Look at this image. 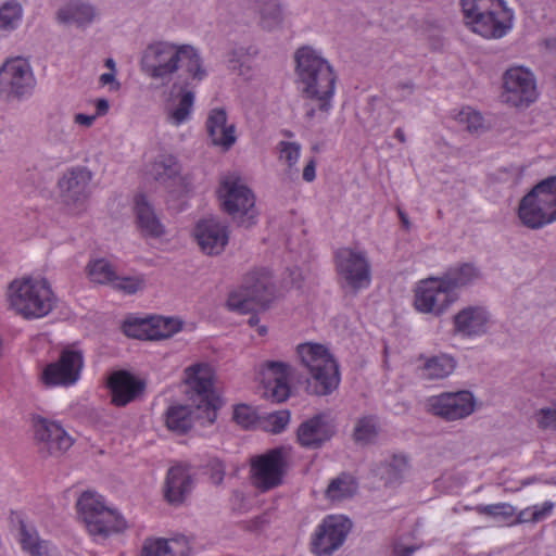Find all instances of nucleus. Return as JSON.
I'll return each mask as SVG.
<instances>
[{
    "label": "nucleus",
    "mask_w": 556,
    "mask_h": 556,
    "mask_svg": "<svg viewBox=\"0 0 556 556\" xmlns=\"http://www.w3.org/2000/svg\"><path fill=\"white\" fill-rule=\"evenodd\" d=\"M228 62L229 63H238V64L242 65L243 62H244L243 47H239V48L233 49L229 53Z\"/></svg>",
    "instance_id": "680f3d73"
},
{
    "label": "nucleus",
    "mask_w": 556,
    "mask_h": 556,
    "mask_svg": "<svg viewBox=\"0 0 556 556\" xmlns=\"http://www.w3.org/2000/svg\"><path fill=\"white\" fill-rule=\"evenodd\" d=\"M291 366L283 362L268 361L263 365L264 396L275 403L286 401L290 395L288 379Z\"/></svg>",
    "instance_id": "4be33fe9"
},
{
    "label": "nucleus",
    "mask_w": 556,
    "mask_h": 556,
    "mask_svg": "<svg viewBox=\"0 0 556 556\" xmlns=\"http://www.w3.org/2000/svg\"><path fill=\"white\" fill-rule=\"evenodd\" d=\"M397 215H399V218L402 223V226L408 230L409 227H410V223H409V219H408V216L405 212H403L400 207L397 208Z\"/></svg>",
    "instance_id": "0e129e2a"
},
{
    "label": "nucleus",
    "mask_w": 556,
    "mask_h": 556,
    "mask_svg": "<svg viewBox=\"0 0 556 556\" xmlns=\"http://www.w3.org/2000/svg\"><path fill=\"white\" fill-rule=\"evenodd\" d=\"M151 317L146 319L126 320L123 324V332L129 337L140 340H153L151 336Z\"/></svg>",
    "instance_id": "c03bdc74"
},
{
    "label": "nucleus",
    "mask_w": 556,
    "mask_h": 556,
    "mask_svg": "<svg viewBox=\"0 0 556 556\" xmlns=\"http://www.w3.org/2000/svg\"><path fill=\"white\" fill-rule=\"evenodd\" d=\"M455 367L456 361L453 356L440 354L427 358L419 370L424 379L438 380L448 377Z\"/></svg>",
    "instance_id": "f704fd0d"
},
{
    "label": "nucleus",
    "mask_w": 556,
    "mask_h": 556,
    "mask_svg": "<svg viewBox=\"0 0 556 556\" xmlns=\"http://www.w3.org/2000/svg\"><path fill=\"white\" fill-rule=\"evenodd\" d=\"M87 271L91 281L100 285L113 283L116 277L112 265L103 258L90 262L87 266Z\"/></svg>",
    "instance_id": "79ce46f5"
},
{
    "label": "nucleus",
    "mask_w": 556,
    "mask_h": 556,
    "mask_svg": "<svg viewBox=\"0 0 556 556\" xmlns=\"http://www.w3.org/2000/svg\"><path fill=\"white\" fill-rule=\"evenodd\" d=\"M99 81L101 85H110V90L116 91L121 88V84L115 79V72L101 74Z\"/></svg>",
    "instance_id": "4d7b16f0"
},
{
    "label": "nucleus",
    "mask_w": 556,
    "mask_h": 556,
    "mask_svg": "<svg viewBox=\"0 0 556 556\" xmlns=\"http://www.w3.org/2000/svg\"><path fill=\"white\" fill-rule=\"evenodd\" d=\"M188 405H172L165 414L170 431L186 433L199 420L202 426L212 425L217 417V397L213 392L212 372L207 365L195 364L185 369Z\"/></svg>",
    "instance_id": "f03ea898"
},
{
    "label": "nucleus",
    "mask_w": 556,
    "mask_h": 556,
    "mask_svg": "<svg viewBox=\"0 0 556 556\" xmlns=\"http://www.w3.org/2000/svg\"><path fill=\"white\" fill-rule=\"evenodd\" d=\"M296 354L308 372L305 388L308 394L326 396L338 389L341 381L339 365L325 345L301 343Z\"/></svg>",
    "instance_id": "20e7f679"
},
{
    "label": "nucleus",
    "mask_w": 556,
    "mask_h": 556,
    "mask_svg": "<svg viewBox=\"0 0 556 556\" xmlns=\"http://www.w3.org/2000/svg\"><path fill=\"white\" fill-rule=\"evenodd\" d=\"M257 54V49L254 46L243 47V56L252 58Z\"/></svg>",
    "instance_id": "69168bd1"
},
{
    "label": "nucleus",
    "mask_w": 556,
    "mask_h": 556,
    "mask_svg": "<svg viewBox=\"0 0 556 556\" xmlns=\"http://www.w3.org/2000/svg\"><path fill=\"white\" fill-rule=\"evenodd\" d=\"M140 66L147 76L160 80L162 85L172 80L179 66L197 81L203 80L207 75L201 55L192 46H177L165 41L149 45L142 52Z\"/></svg>",
    "instance_id": "7ed1b4c3"
},
{
    "label": "nucleus",
    "mask_w": 556,
    "mask_h": 556,
    "mask_svg": "<svg viewBox=\"0 0 556 556\" xmlns=\"http://www.w3.org/2000/svg\"><path fill=\"white\" fill-rule=\"evenodd\" d=\"M334 267L342 289L356 293L370 285V264L364 251L338 249L334 252Z\"/></svg>",
    "instance_id": "9b49d317"
},
{
    "label": "nucleus",
    "mask_w": 556,
    "mask_h": 556,
    "mask_svg": "<svg viewBox=\"0 0 556 556\" xmlns=\"http://www.w3.org/2000/svg\"><path fill=\"white\" fill-rule=\"evenodd\" d=\"M275 296V287L265 271L248 273L241 287L229 293L226 305L229 311L248 314L256 308L265 309Z\"/></svg>",
    "instance_id": "6e6552de"
},
{
    "label": "nucleus",
    "mask_w": 556,
    "mask_h": 556,
    "mask_svg": "<svg viewBox=\"0 0 556 556\" xmlns=\"http://www.w3.org/2000/svg\"><path fill=\"white\" fill-rule=\"evenodd\" d=\"M205 127L212 144L228 150L236 142L235 125H227V114L224 109L211 110Z\"/></svg>",
    "instance_id": "c85d7f7f"
},
{
    "label": "nucleus",
    "mask_w": 556,
    "mask_h": 556,
    "mask_svg": "<svg viewBox=\"0 0 556 556\" xmlns=\"http://www.w3.org/2000/svg\"><path fill=\"white\" fill-rule=\"evenodd\" d=\"M456 300L453 293L443 288L441 280L429 278L419 282L415 290L414 305L418 312L442 315Z\"/></svg>",
    "instance_id": "6ab92c4d"
},
{
    "label": "nucleus",
    "mask_w": 556,
    "mask_h": 556,
    "mask_svg": "<svg viewBox=\"0 0 556 556\" xmlns=\"http://www.w3.org/2000/svg\"><path fill=\"white\" fill-rule=\"evenodd\" d=\"M394 137L402 143L406 141L404 130L402 128H396L394 131Z\"/></svg>",
    "instance_id": "338daca9"
},
{
    "label": "nucleus",
    "mask_w": 556,
    "mask_h": 556,
    "mask_svg": "<svg viewBox=\"0 0 556 556\" xmlns=\"http://www.w3.org/2000/svg\"><path fill=\"white\" fill-rule=\"evenodd\" d=\"M23 17L22 4L16 0L4 1L0 4V30L16 29Z\"/></svg>",
    "instance_id": "4c0bfd02"
},
{
    "label": "nucleus",
    "mask_w": 556,
    "mask_h": 556,
    "mask_svg": "<svg viewBox=\"0 0 556 556\" xmlns=\"http://www.w3.org/2000/svg\"><path fill=\"white\" fill-rule=\"evenodd\" d=\"M83 365L84 357L80 351L64 349L58 361L43 368L41 379L46 386H72L79 379Z\"/></svg>",
    "instance_id": "dca6fc26"
},
{
    "label": "nucleus",
    "mask_w": 556,
    "mask_h": 556,
    "mask_svg": "<svg viewBox=\"0 0 556 556\" xmlns=\"http://www.w3.org/2000/svg\"><path fill=\"white\" fill-rule=\"evenodd\" d=\"M280 159L286 160L289 166L295 164L300 157V146L295 142L281 141L280 143Z\"/></svg>",
    "instance_id": "09e8293b"
},
{
    "label": "nucleus",
    "mask_w": 556,
    "mask_h": 556,
    "mask_svg": "<svg viewBox=\"0 0 556 556\" xmlns=\"http://www.w3.org/2000/svg\"><path fill=\"white\" fill-rule=\"evenodd\" d=\"M36 85L30 65L23 59L7 61L0 67V98L21 101L33 93Z\"/></svg>",
    "instance_id": "f8f14e48"
},
{
    "label": "nucleus",
    "mask_w": 556,
    "mask_h": 556,
    "mask_svg": "<svg viewBox=\"0 0 556 556\" xmlns=\"http://www.w3.org/2000/svg\"><path fill=\"white\" fill-rule=\"evenodd\" d=\"M536 422L541 429L556 430V407L540 409Z\"/></svg>",
    "instance_id": "8fccbe9b"
},
{
    "label": "nucleus",
    "mask_w": 556,
    "mask_h": 556,
    "mask_svg": "<svg viewBox=\"0 0 556 556\" xmlns=\"http://www.w3.org/2000/svg\"><path fill=\"white\" fill-rule=\"evenodd\" d=\"M377 435L378 425L375 416L369 415L357 419L353 431V439L356 443L369 444Z\"/></svg>",
    "instance_id": "58836bf2"
},
{
    "label": "nucleus",
    "mask_w": 556,
    "mask_h": 556,
    "mask_svg": "<svg viewBox=\"0 0 556 556\" xmlns=\"http://www.w3.org/2000/svg\"><path fill=\"white\" fill-rule=\"evenodd\" d=\"M290 421L289 410H279L271 414L265 419V429L271 433H279L285 430Z\"/></svg>",
    "instance_id": "49530a36"
},
{
    "label": "nucleus",
    "mask_w": 556,
    "mask_h": 556,
    "mask_svg": "<svg viewBox=\"0 0 556 556\" xmlns=\"http://www.w3.org/2000/svg\"><path fill=\"white\" fill-rule=\"evenodd\" d=\"M356 491V483L353 478L342 473L332 479L327 486L326 495L332 500H342L352 496Z\"/></svg>",
    "instance_id": "ea45409f"
},
{
    "label": "nucleus",
    "mask_w": 556,
    "mask_h": 556,
    "mask_svg": "<svg viewBox=\"0 0 556 556\" xmlns=\"http://www.w3.org/2000/svg\"><path fill=\"white\" fill-rule=\"evenodd\" d=\"M254 11L263 30L274 31L282 27L283 12L279 0H254Z\"/></svg>",
    "instance_id": "2f4dec72"
},
{
    "label": "nucleus",
    "mask_w": 556,
    "mask_h": 556,
    "mask_svg": "<svg viewBox=\"0 0 556 556\" xmlns=\"http://www.w3.org/2000/svg\"><path fill=\"white\" fill-rule=\"evenodd\" d=\"M92 173L85 166L67 169L59 179L61 198L66 204H83L90 195Z\"/></svg>",
    "instance_id": "412c9836"
},
{
    "label": "nucleus",
    "mask_w": 556,
    "mask_h": 556,
    "mask_svg": "<svg viewBox=\"0 0 556 556\" xmlns=\"http://www.w3.org/2000/svg\"><path fill=\"white\" fill-rule=\"evenodd\" d=\"M464 21L472 31L484 38H501L509 26L504 23L508 12L503 0H460Z\"/></svg>",
    "instance_id": "0eeeda50"
},
{
    "label": "nucleus",
    "mask_w": 556,
    "mask_h": 556,
    "mask_svg": "<svg viewBox=\"0 0 556 556\" xmlns=\"http://www.w3.org/2000/svg\"><path fill=\"white\" fill-rule=\"evenodd\" d=\"M223 210L240 227L250 228L256 224L257 211L253 192L235 175L226 176L218 190Z\"/></svg>",
    "instance_id": "1a4fd4ad"
},
{
    "label": "nucleus",
    "mask_w": 556,
    "mask_h": 556,
    "mask_svg": "<svg viewBox=\"0 0 556 556\" xmlns=\"http://www.w3.org/2000/svg\"><path fill=\"white\" fill-rule=\"evenodd\" d=\"M20 543L23 551L29 556H60L58 548L50 542L40 540L37 532L30 531L22 523L20 529Z\"/></svg>",
    "instance_id": "72a5a7b5"
},
{
    "label": "nucleus",
    "mask_w": 556,
    "mask_h": 556,
    "mask_svg": "<svg viewBox=\"0 0 556 556\" xmlns=\"http://www.w3.org/2000/svg\"><path fill=\"white\" fill-rule=\"evenodd\" d=\"M76 506L91 535L105 539L126 527L124 519L115 510L106 507L102 496L93 492H84Z\"/></svg>",
    "instance_id": "9d476101"
},
{
    "label": "nucleus",
    "mask_w": 556,
    "mask_h": 556,
    "mask_svg": "<svg viewBox=\"0 0 556 556\" xmlns=\"http://www.w3.org/2000/svg\"><path fill=\"white\" fill-rule=\"evenodd\" d=\"M336 433V427L326 414H317L303 421L296 431L301 446L316 450L321 447Z\"/></svg>",
    "instance_id": "b1692460"
},
{
    "label": "nucleus",
    "mask_w": 556,
    "mask_h": 556,
    "mask_svg": "<svg viewBox=\"0 0 556 556\" xmlns=\"http://www.w3.org/2000/svg\"><path fill=\"white\" fill-rule=\"evenodd\" d=\"M315 162L311 160L303 169V179L307 182H311L315 179Z\"/></svg>",
    "instance_id": "052dcab7"
},
{
    "label": "nucleus",
    "mask_w": 556,
    "mask_h": 556,
    "mask_svg": "<svg viewBox=\"0 0 556 556\" xmlns=\"http://www.w3.org/2000/svg\"><path fill=\"white\" fill-rule=\"evenodd\" d=\"M517 215L525 227L533 230L556 222V176L534 185L519 201Z\"/></svg>",
    "instance_id": "39448f33"
},
{
    "label": "nucleus",
    "mask_w": 556,
    "mask_h": 556,
    "mask_svg": "<svg viewBox=\"0 0 556 556\" xmlns=\"http://www.w3.org/2000/svg\"><path fill=\"white\" fill-rule=\"evenodd\" d=\"M482 278V273L473 263L465 262L450 266L439 279L443 288L452 293L456 289L466 288Z\"/></svg>",
    "instance_id": "c756f323"
},
{
    "label": "nucleus",
    "mask_w": 556,
    "mask_h": 556,
    "mask_svg": "<svg viewBox=\"0 0 556 556\" xmlns=\"http://www.w3.org/2000/svg\"><path fill=\"white\" fill-rule=\"evenodd\" d=\"M287 465V453L283 447H275L254 457L251 462L253 485L262 492L280 485Z\"/></svg>",
    "instance_id": "ddd939ff"
},
{
    "label": "nucleus",
    "mask_w": 556,
    "mask_h": 556,
    "mask_svg": "<svg viewBox=\"0 0 556 556\" xmlns=\"http://www.w3.org/2000/svg\"><path fill=\"white\" fill-rule=\"evenodd\" d=\"M351 528V520L342 515L325 517L312 536V552L317 556H330L342 546Z\"/></svg>",
    "instance_id": "4468645a"
},
{
    "label": "nucleus",
    "mask_w": 556,
    "mask_h": 556,
    "mask_svg": "<svg viewBox=\"0 0 556 556\" xmlns=\"http://www.w3.org/2000/svg\"><path fill=\"white\" fill-rule=\"evenodd\" d=\"M294 74L304 102V118L324 122L332 109L337 75L329 61L316 49L302 46L294 52Z\"/></svg>",
    "instance_id": "f257e3e1"
},
{
    "label": "nucleus",
    "mask_w": 556,
    "mask_h": 556,
    "mask_svg": "<svg viewBox=\"0 0 556 556\" xmlns=\"http://www.w3.org/2000/svg\"><path fill=\"white\" fill-rule=\"evenodd\" d=\"M134 212L137 228L143 237L160 238L165 233L164 225L146 195L138 194L135 197Z\"/></svg>",
    "instance_id": "cd10ccee"
},
{
    "label": "nucleus",
    "mask_w": 556,
    "mask_h": 556,
    "mask_svg": "<svg viewBox=\"0 0 556 556\" xmlns=\"http://www.w3.org/2000/svg\"><path fill=\"white\" fill-rule=\"evenodd\" d=\"M523 522H533L536 520L533 518V507H528L521 510L510 523H523Z\"/></svg>",
    "instance_id": "13d9d810"
},
{
    "label": "nucleus",
    "mask_w": 556,
    "mask_h": 556,
    "mask_svg": "<svg viewBox=\"0 0 556 556\" xmlns=\"http://www.w3.org/2000/svg\"><path fill=\"white\" fill-rule=\"evenodd\" d=\"M210 479L212 483L218 485L223 482L226 470L225 465L218 458H213L208 462Z\"/></svg>",
    "instance_id": "603ef678"
},
{
    "label": "nucleus",
    "mask_w": 556,
    "mask_h": 556,
    "mask_svg": "<svg viewBox=\"0 0 556 556\" xmlns=\"http://www.w3.org/2000/svg\"><path fill=\"white\" fill-rule=\"evenodd\" d=\"M11 306L27 319L48 315L54 305V295L46 279L23 278L9 287Z\"/></svg>",
    "instance_id": "423d86ee"
},
{
    "label": "nucleus",
    "mask_w": 556,
    "mask_h": 556,
    "mask_svg": "<svg viewBox=\"0 0 556 556\" xmlns=\"http://www.w3.org/2000/svg\"><path fill=\"white\" fill-rule=\"evenodd\" d=\"M180 164L172 154L159 155L151 165L150 174L155 181L170 192H187V179L180 175Z\"/></svg>",
    "instance_id": "393cba45"
},
{
    "label": "nucleus",
    "mask_w": 556,
    "mask_h": 556,
    "mask_svg": "<svg viewBox=\"0 0 556 556\" xmlns=\"http://www.w3.org/2000/svg\"><path fill=\"white\" fill-rule=\"evenodd\" d=\"M179 87V99L177 106L169 113V121L173 125L179 126L190 118L194 103V92L189 90V83L174 84V88Z\"/></svg>",
    "instance_id": "c9c22d12"
},
{
    "label": "nucleus",
    "mask_w": 556,
    "mask_h": 556,
    "mask_svg": "<svg viewBox=\"0 0 556 556\" xmlns=\"http://www.w3.org/2000/svg\"><path fill=\"white\" fill-rule=\"evenodd\" d=\"M96 118L97 115H86L83 113H77L74 116V122L80 126L90 127Z\"/></svg>",
    "instance_id": "bf43d9fd"
},
{
    "label": "nucleus",
    "mask_w": 556,
    "mask_h": 556,
    "mask_svg": "<svg viewBox=\"0 0 556 556\" xmlns=\"http://www.w3.org/2000/svg\"><path fill=\"white\" fill-rule=\"evenodd\" d=\"M96 9L85 0H68L56 11V21L61 24H75L84 27L92 23Z\"/></svg>",
    "instance_id": "7c9ffc66"
},
{
    "label": "nucleus",
    "mask_w": 556,
    "mask_h": 556,
    "mask_svg": "<svg viewBox=\"0 0 556 556\" xmlns=\"http://www.w3.org/2000/svg\"><path fill=\"white\" fill-rule=\"evenodd\" d=\"M491 313L483 305H468L453 316V331L462 338H478L489 332Z\"/></svg>",
    "instance_id": "aec40b11"
},
{
    "label": "nucleus",
    "mask_w": 556,
    "mask_h": 556,
    "mask_svg": "<svg viewBox=\"0 0 556 556\" xmlns=\"http://www.w3.org/2000/svg\"><path fill=\"white\" fill-rule=\"evenodd\" d=\"M408 468L409 463L405 455H393L377 467L376 475L380 477L386 486L391 488L402 482Z\"/></svg>",
    "instance_id": "473e14b6"
},
{
    "label": "nucleus",
    "mask_w": 556,
    "mask_h": 556,
    "mask_svg": "<svg viewBox=\"0 0 556 556\" xmlns=\"http://www.w3.org/2000/svg\"><path fill=\"white\" fill-rule=\"evenodd\" d=\"M475 403L470 391L443 392L428 400L429 410L446 421L468 417L475 410Z\"/></svg>",
    "instance_id": "a211bd4d"
},
{
    "label": "nucleus",
    "mask_w": 556,
    "mask_h": 556,
    "mask_svg": "<svg viewBox=\"0 0 556 556\" xmlns=\"http://www.w3.org/2000/svg\"><path fill=\"white\" fill-rule=\"evenodd\" d=\"M194 237L207 255L220 254L228 243V228L216 218L201 219L194 228Z\"/></svg>",
    "instance_id": "5701e85b"
},
{
    "label": "nucleus",
    "mask_w": 556,
    "mask_h": 556,
    "mask_svg": "<svg viewBox=\"0 0 556 556\" xmlns=\"http://www.w3.org/2000/svg\"><path fill=\"white\" fill-rule=\"evenodd\" d=\"M501 97L510 106H529L538 98L533 74L520 66L508 68L503 75Z\"/></svg>",
    "instance_id": "2eb2a0df"
},
{
    "label": "nucleus",
    "mask_w": 556,
    "mask_h": 556,
    "mask_svg": "<svg viewBox=\"0 0 556 556\" xmlns=\"http://www.w3.org/2000/svg\"><path fill=\"white\" fill-rule=\"evenodd\" d=\"M457 119L466 124V128L470 132H479L483 129V117L470 108L463 109L457 115Z\"/></svg>",
    "instance_id": "a18cd8bd"
},
{
    "label": "nucleus",
    "mask_w": 556,
    "mask_h": 556,
    "mask_svg": "<svg viewBox=\"0 0 556 556\" xmlns=\"http://www.w3.org/2000/svg\"><path fill=\"white\" fill-rule=\"evenodd\" d=\"M109 102L106 99H98L96 101V114L97 117L98 116H102V115H105L109 111Z\"/></svg>",
    "instance_id": "e2e57ef3"
},
{
    "label": "nucleus",
    "mask_w": 556,
    "mask_h": 556,
    "mask_svg": "<svg viewBox=\"0 0 556 556\" xmlns=\"http://www.w3.org/2000/svg\"><path fill=\"white\" fill-rule=\"evenodd\" d=\"M113 287L126 294H134L144 287V280L141 277H115Z\"/></svg>",
    "instance_id": "de8ad7c7"
},
{
    "label": "nucleus",
    "mask_w": 556,
    "mask_h": 556,
    "mask_svg": "<svg viewBox=\"0 0 556 556\" xmlns=\"http://www.w3.org/2000/svg\"><path fill=\"white\" fill-rule=\"evenodd\" d=\"M419 547L420 546L416 544L394 542L392 545V556H412L416 551L419 549Z\"/></svg>",
    "instance_id": "6e6d98bb"
},
{
    "label": "nucleus",
    "mask_w": 556,
    "mask_h": 556,
    "mask_svg": "<svg viewBox=\"0 0 556 556\" xmlns=\"http://www.w3.org/2000/svg\"><path fill=\"white\" fill-rule=\"evenodd\" d=\"M399 88H402V89H407L409 92L413 91V88H414V85L412 81H407V83H401L397 85Z\"/></svg>",
    "instance_id": "774afa93"
},
{
    "label": "nucleus",
    "mask_w": 556,
    "mask_h": 556,
    "mask_svg": "<svg viewBox=\"0 0 556 556\" xmlns=\"http://www.w3.org/2000/svg\"><path fill=\"white\" fill-rule=\"evenodd\" d=\"M532 507H533V518L536 520V522H539V521L544 520L552 514V511L555 507V504L551 501H546L542 505H534Z\"/></svg>",
    "instance_id": "5fc2aeb1"
},
{
    "label": "nucleus",
    "mask_w": 556,
    "mask_h": 556,
    "mask_svg": "<svg viewBox=\"0 0 556 556\" xmlns=\"http://www.w3.org/2000/svg\"><path fill=\"white\" fill-rule=\"evenodd\" d=\"M108 388L112 404L123 407L137 400L142 394L146 384L130 372L118 370L109 377Z\"/></svg>",
    "instance_id": "a878e982"
},
{
    "label": "nucleus",
    "mask_w": 556,
    "mask_h": 556,
    "mask_svg": "<svg viewBox=\"0 0 556 556\" xmlns=\"http://www.w3.org/2000/svg\"><path fill=\"white\" fill-rule=\"evenodd\" d=\"M179 543V540L147 539L140 556H185L184 551H178L175 547Z\"/></svg>",
    "instance_id": "e433bc0d"
},
{
    "label": "nucleus",
    "mask_w": 556,
    "mask_h": 556,
    "mask_svg": "<svg viewBox=\"0 0 556 556\" xmlns=\"http://www.w3.org/2000/svg\"><path fill=\"white\" fill-rule=\"evenodd\" d=\"M235 421L243 428H249L255 420V415L248 405H238L233 410Z\"/></svg>",
    "instance_id": "3c124183"
},
{
    "label": "nucleus",
    "mask_w": 556,
    "mask_h": 556,
    "mask_svg": "<svg viewBox=\"0 0 556 556\" xmlns=\"http://www.w3.org/2000/svg\"><path fill=\"white\" fill-rule=\"evenodd\" d=\"M193 481L188 469L181 465L168 469L163 495L164 500L173 506L181 505L192 491Z\"/></svg>",
    "instance_id": "bb28decb"
},
{
    "label": "nucleus",
    "mask_w": 556,
    "mask_h": 556,
    "mask_svg": "<svg viewBox=\"0 0 556 556\" xmlns=\"http://www.w3.org/2000/svg\"><path fill=\"white\" fill-rule=\"evenodd\" d=\"M476 510L481 515H485L492 517L495 520L509 523L511 522L510 519H513L516 515L515 507L508 503L479 505L477 506Z\"/></svg>",
    "instance_id": "37998d69"
},
{
    "label": "nucleus",
    "mask_w": 556,
    "mask_h": 556,
    "mask_svg": "<svg viewBox=\"0 0 556 556\" xmlns=\"http://www.w3.org/2000/svg\"><path fill=\"white\" fill-rule=\"evenodd\" d=\"M34 439L42 457H59L73 444L72 438L60 425L42 417L34 419Z\"/></svg>",
    "instance_id": "f3484780"
},
{
    "label": "nucleus",
    "mask_w": 556,
    "mask_h": 556,
    "mask_svg": "<svg viewBox=\"0 0 556 556\" xmlns=\"http://www.w3.org/2000/svg\"><path fill=\"white\" fill-rule=\"evenodd\" d=\"M68 126L63 123L62 119H56L54 125L50 128V136L60 142H65L70 138Z\"/></svg>",
    "instance_id": "864d4df0"
},
{
    "label": "nucleus",
    "mask_w": 556,
    "mask_h": 556,
    "mask_svg": "<svg viewBox=\"0 0 556 556\" xmlns=\"http://www.w3.org/2000/svg\"><path fill=\"white\" fill-rule=\"evenodd\" d=\"M151 336L153 340L166 339L181 329V321L175 318H165L161 316L151 317Z\"/></svg>",
    "instance_id": "a19ab883"
}]
</instances>
